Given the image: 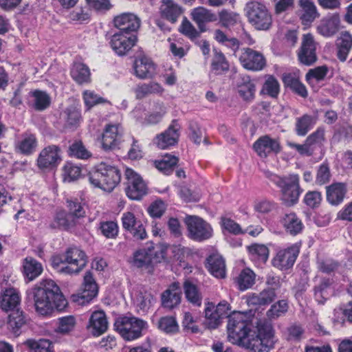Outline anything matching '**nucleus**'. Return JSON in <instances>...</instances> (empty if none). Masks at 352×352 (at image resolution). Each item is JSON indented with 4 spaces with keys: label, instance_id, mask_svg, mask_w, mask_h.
Here are the masks:
<instances>
[{
    "label": "nucleus",
    "instance_id": "nucleus-2",
    "mask_svg": "<svg viewBox=\"0 0 352 352\" xmlns=\"http://www.w3.org/2000/svg\"><path fill=\"white\" fill-rule=\"evenodd\" d=\"M27 294L34 300L36 313L41 316L50 315L54 309L62 311L67 306L60 287L51 279L42 280L28 290Z\"/></svg>",
    "mask_w": 352,
    "mask_h": 352
},
{
    "label": "nucleus",
    "instance_id": "nucleus-20",
    "mask_svg": "<svg viewBox=\"0 0 352 352\" xmlns=\"http://www.w3.org/2000/svg\"><path fill=\"white\" fill-rule=\"evenodd\" d=\"M61 161L60 149L56 145H50L40 152L37 165L40 168H53Z\"/></svg>",
    "mask_w": 352,
    "mask_h": 352
},
{
    "label": "nucleus",
    "instance_id": "nucleus-50",
    "mask_svg": "<svg viewBox=\"0 0 352 352\" xmlns=\"http://www.w3.org/2000/svg\"><path fill=\"white\" fill-rule=\"evenodd\" d=\"M76 221L69 217V214L64 212H59L56 214L54 222L51 227L53 228H59L63 230H69L76 226Z\"/></svg>",
    "mask_w": 352,
    "mask_h": 352
},
{
    "label": "nucleus",
    "instance_id": "nucleus-54",
    "mask_svg": "<svg viewBox=\"0 0 352 352\" xmlns=\"http://www.w3.org/2000/svg\"><path fill=\"white\" fill-rule=\"evenodd\" d=\"M25 344L30 349V352H53L52 343L48 340L36 341L29 339L25 342Z\"/></svg>",
    "mask_w": 352,
    "mask_h": 352
},
{
    "label": "nucleus",
    "instance_id": "nucleus-38",
    "mask_svg": "<svg viewBox=\"0 0 352 352\" xmlns=\"http://www.w3.org/2000/svg\"><path fill=\"white\" fill-rule=\"evenodd\" d=\"M325 131L323 127H318L314 132L309 135L305 140L309 152L312 156L316 151L320 149L325 141Z\"/></svg>",
    "mask_w": 352,
    "mask_h": 352
},
{
    "label": "nucleus",
    "instance_id": "nucleus-9",
    "mask_svg": "<svg viewBox=\"0 0 352 352\" xmlns=\"http://www.w3.org/2000/svg\"><path fill=\"white\" fill-rule=\"evenodd\" d=\"M184 223L188 237L195 241L202 242L212 236L213 230L210 223L198 216L187 215Z\"/></svg>",
    "mask_w": 352,
    "mask_h": 352
},
{
    "label": "nucleus",
    "instance_id": "nucleus-45",
    "mask_svg": "<svg viewBox=\"0 0 352 352\" xmlns=\"http://www.w3.org/2000/svg\"><path fill=\"white\" fill-rule=\"evenodd\" d=\"M280 93V84L273 75H265V81L260 91L261 95H267L272 98L278 97Z\"/></svg>",
    "mask_w": 352,
    "mask_h": 352
},
{
    "label": "nucleus",
    "instance_id": "nucleus-44",
    "mask_svg": "<svg viewBox=\"0 0 352 352\" xmlns=\"http://www.w3.org/2000/svg\"><path fill=\"white\" fill-rule=\"evenodd\" d=\"M256 274L250 268L243 269L234 279L237 287L241 291L251 288L255 283Z\"/></svg>",
    "mask_w": 352,
    "mask_h": 352
},
{
    "label": "nucleus",
    "instance_id": "nucleus-3",
    "mask_svg": "<svg viewBox=\"0 0 352 352\" xmlns=\"http://www.w3.org/2000/svg\"><path fill=\"white\" fill-rule=\"evenodd\" d=\"M87 263L86 254L77 247L69 248L62 254L54 255L51 258L52 267L64 274H78Z\"/></svg>",
    "mask_w": 352,
    "mask_h": 352
},
{
    "label": "nucleus",
    "instance_id": "nucleus-33",
    "mask_svg": "<svg viewBox=\"0 0 352 352\" xmlns=\"http://www.w3.org/2000/svg\"><path fill=\"white\" fill-rule=\"evenodd\" d=\"M191 14L192 20L197 23L201 32H206V23L213 22L217 20V16L214 13L203 7L193 9Z\"/></svg>",
    "mask_w": 352,
    "mask_h": 352
},
{
    "label": "nucleus",
    "instance_id": "nucleus-43",
    "mask_svg": "<svg viewBox=\"0 0 352 352\" xmlns=\"http://www.w3.org/2000/svg\"><path fill=\"white\" fill-rule=\"evenodd\" d=\"M276 298L275 292L273 289H266L256 294H252L248 296V302L252 305H267Z\"/></svg>",
    "mask_w": 352,
    "mask_h": 352
},
{
    "label": "nucleus",
    "instance_id": "nucleus-1",
    "mask_svg": "<svg viewBox=\"0 0 352 352\" xmlns=\"http://www.w3.org/2000/svg\"><path fill=\"white\" fill-rule=\"evenodd\" d=\"M252 327L250 314L248 312H232L228 318V340L251 352H269L277 341L272 324L264 320L257 322L256 331H252Z\"/></svg>",
    "mask_w": 352,
    "mask_h": 352
},
{
    "label": "nucleus",
    "instance_id": "nucleus-64",
    "mask_svg": "<svg viewBox=\"0 0 352 352\" xmlns=\"http://www.w3.org/2000/svg\"><path fill=\"white\" fill-rule=\"evenodd\" d=\"M179 31L192 41H195L200 36V32L195 29L186 18L184 19L179 28Z\"/></svg>",
    "mask_w": 352,
    "mask_h": 352
},
{
    "label": "nucleus",
    "instance_id": "nucleus-5",
    "mask_svg": "<svg viewBox=\"0 0 352 352\" xmlns=\"http://www.w3.org/2000/svg\"><path fill=\"white\" fill-rule=\"evenodd\" d=\"M121 173L115 166L101 162L89 175V181L94 187L111 192L120 182Z\"/></svg>",
    "mask_w": 352,
    "mask_h": 352
},
{
    "label": "nucleus",
    "instance_id": "nucleus-58",
    "mask_svg": "<svg viewBox=\"0 0 352 352\" xmlns=\"http://www.w3.org/2000/svg\"><path fill=\"white\" fill-rule=\"evenodd\" d=\"M328 67L326 65L311 69L306 74V80L309 85L322 80L327 76Z\"/></svg>",
    "mask_w": 352,
    "mask_h": 352
},
{
    "label": "nucleus",
    "instance_id": "nucleus-13",
    "mask_svg": "<svg viewBox=\"0 0 352 352\" xmlns=\"http://www.w3.org/2000/svg\"><path fill=\"white\" fill-rule=\"evenodd\" d=\"M122 134V128L120 124H107L102 134V148L105 151H109L118 148Z\"/></svg>",
    "mask_w": 352,
    "mask_h": 352
},
{
    "label": "nucleus",
    "instance_id": "nucleus-14",
    "mask_svg": "<svg viewBox=\"0 0 352 352\" xmlns=\"http://www.w3.org/2000/svg\"><path fill=\"white\" fill-rule=\"evenodd\" d=\"M300 252V248L296 244H293L289 247L278 250L272 260V264L274 267L280 270H287L291 268Z\"/></svg>",
    "mask_w": 352,
    "mask_h": 352
},
{
    "label": "nucleus",
    "instance_id": "nucleus-34",
    "mask_svg": "<svg viewBox=\"0 0 352 352\" xmlns=\"http://www.w3.org/2000/svg\"><path fill=\"white\" fill-rule=\"evenodd\" d=\"M336 47L338 58L342 62L345 61L352 49V34L347 31L341 32L337 38Z\"/></svg>",
    "mask_w": 352,
    "mask_h": 352
},
{
    "label": "nucleus",
    "instance_id": "nucleus-49",
    "mask_svg": "<svg viewBox=\"0 0 352 352\" xmlns=\"http://www.w3.org/2000/svg\"><path fill=\"white\" fill-rule=\"evenodd\" d=\"M205 325L208 329H214L221 323L222 317L214 309V304L208 302L205 308Z\"/></svg>",
    "mask_w": 352,
    "mask_h": 352
},
{
    "label": "nucleus",
    "instance_id": "nucleus-22",
    "mask_svg": "<svg viewBox=\"0 0 352 352\" xmlns=\"http://www.w3.org/2000/svg\"><path fill=\"white\" fill-rule=\"evenodd\" d=\"M341 28L339 14L333 13L326 16L321 20L317 28L318 32L324 37L334 36Z\"/></svg>",
    "mask_w": 352,
    "mask_h": 352
},
{
    "label": "nucleus",
    "instance_id": "nucleus-26",
    "mask_svg": "<svg viewBox=\"0 0 352 352\" xmlns=\"http://www.w3.org/2000/svg\"><path fill=\"white\" fill-rule=\"evenodd\" d=\"M108 328V322L103 311L93 312L89 318L87 329L95 336L104 333Z\"/></svg>",
    "mask_w": 352,
    "mask_h": 352
},
{
    "label": "nucleus",
    "instance_id": "nucleus-62",
    "mask_svg": "<svg viewBox=\"0 0 352 352\" xmlns=\"http://www.w3.org/2000/svg\"><path fill=\"white\" fill-rule=\"evenodd\" d=\"M31 96L34 99V108L37 110H44L50 104V98L45 91L36 90L31 92Z\"/></svg>",
    "mask_w": 352,
    "mask_h": 352
},
{
    "label": "nucleus",
    "instance_id": "nucleus-63",
    "mask_svg": "<svg viewBox=\"0 0 352 352\" xmlns=\"http://www.w3.org/2000/svg\"><path fill=\"white\" fill-rule=\"evenodd\" d=\"M81 175V168L77 165L67 162L63 167V177L69 182L76 180Z\"/></svg>",
    "mask_w": 352,
    "mask_h": 352
},
{
    "label": "nucleus",
    "instance_id": "nucleus-8",
    "mask_svg": "<svg viewBox=\"0 0 352 352\" xmlns=\"http://www.w3.org/2000/svg\"><path fill=\"white\" fill-rule=\"evenodd\" d=\"M165 254V250L160 246L140 249L133 253L131 263L138 268H148L151 265L160 263L164 258Z\"/></svg>",
    "mask_w": 352,
    "mask_h": 352
},
{
    "label": "nucleus",
    "instance_id": "nucleus-29",
    "mask_svg": "<svg viewBox=\"0 0 352 352\" xmlns=\"http://www.w3.org/2000/svg\"><path fill=\"white\" fill-rule=\"evenodd\" d=\"M181 302V291L179 283H173L162 294V305L164 307L173 309Z\"/></svg>",
    "mask_w": 352,
    "mask_h": 352
},
{
    "label": "nucleus",
    "instance_id": "nucleus-19",
    "mask_svg": "<svg viewBox=\"0 0 352 352\" xmlns=\"http://www.w3.org/2000/svg\"><path fill=\"white\" fill-rule=\"evenodd\" d=\"M181 126L177 120H173L168 128L156 136L155 142L161 149H166L178 142Z\"/></svg>",
    "mask_w": 352,
    "mask_h": 352
},
{
    "label": "nucleus",
    "instance_id": "nucleus-6",
    "mask_svg": "<svg viewBox=\"0 0 352 352\" xmlns=\"http://www.w3.org/2000/svg\"><path fill=\"white\" fill-rule=\"evenodd\" d=\"M148 327L146 321L134 316L119 317L114 322L115 329L126 341L135 340L142 337Z\"/></svg>",
    "mask_w": 352,
    "mask_h": 352
},
{
    "label": "nucleus",
    "instance_id": "nucleus-21",
    "mask_svg": "<svg viewBox=\"0 0 352 352\" xmlns=\"http://www.w3.org/2000/svg\"><path fill=\"white\" fill-rule=\"evenodd\" d=\"M253 148L257 155L263 158H265L271 154H277L281 148L279 142L268 135L259 138L254 143Z\"/></svg>",
    "mask_w": 352,
    "mask_h": 352
},
{
    "label": "nucleus",
    "instance_id": "nucleus-12",
    "mask_svg": "<svg viewBox=\"0 0 352 352\" xmlns=\"http://www.w3.org/2000/svg\"><path fill=\"white\" fill-rule=\"evenodd\" d=\"M137 41L138 37L135 34L118 32L111 36L109 43L115 53L122 56L127 54Z\"/></svg>",
    "mask_w": 352,
    "mask_h": 352
},
{
    "label": "nucleus",
    "instance_id": "nucleus-59",
    "mask_svg": "<svg viewBox=\"0 0 352 352\" xmlns=\"http://www.w3.org/2000/svg\"><path fill=\"white\" fill-rule=\"evenodd\" d=\"M158 328L166 333H175L179 331V326L173 316H164L158 321Z\"/></svg>",
    "mask_w": 352,
    "mask_h": 352
},
{
    "label": "nucleus",
    "instance_id": "nucleus-37",
    "mask_svg": "<svg viewBox=\"0 0 352 352\" xmlns=\"http://www.w3.org/2000/svg\"><path fill=\"white\" fill-rule=\"evenodd\" d=\"M19 303L20 296L16 289L14 288H8L3 292L0 301V307L2 310L13 311L18 307Z\"/></svg>",
    "mask_w": 352,
    "mask_h": 352
},
{
    "label": "nucleus",
    "instance_id": "nucleus-10",
    "mask_svg": "<svg viewBox=\"0 0 352 352\" xmlns=\"http://www.w3.org/2000/svg\"><path fill=\"white\" fill-rule=\"evenodd\" d=\"M126 193L131 199H140L147 192V186L142 178L131 168H126Z\"/></svg>",
    "mask_w": 352,
    "mask_h": 352
},
{
    "label": "nucleus",
    "instance_id": "nucleus-51",
    "mask_svg": "<svg viewBox=\"0 0 352 352\" xmlns=\"http://www.w3.org/2000/svg\"><path fill=\"white\" fill-rule=\"evenodd\" d=\"M163 91L161 85L157 82L143 83L137 86L135 90L136 98L142 99L150 94H160Z\"/></svg>",
    "mask_w": 352,
    "mask_h": 352
},
{
    "label": "nucleus",
    "instance_id": "nucleus-15",
    "mask_svg": "<svg viewBox=\"0 0 352 352\" xmlns=\"http://www.w3.org/2000/svg\"><path fill=\"white\" fill-rule=\"evenodd\" d=\"M114 26L119 29V32L126 34H134L140 28L141 19L133 12H123L113 18Z\"/></svg>",
    "mask_w": 352,
    "mask_h": 352
},
{
    "label": "nucleus",
    "instance_id": "nucleus-47",
    "mask_svg": "<svg viewBox=\"0 0 352 352\" xmlns=\"http://www.w3.org/2000/svg\"><path fill=\"white\" fill-rule=\"evenodd\" d=\"M229 67L228 61L224 54L221 52L214 50L211 63V72L214 74H221L224 72L228 71Z\"/></svg>",
    "mask_w": 352,
    "mask_h": 352
},
{
    "label": "nucleus",
    "instance_id": "nucleus-27",
    "mask_svg": "<svg viewBox=\"0 0 352 352\" xmlns=\"http://www.w3.org/2000/svg\"><path fill=\"white\" fill-rule=\"evenodd\" d=\"M333 281L329 278H322L314 287V296L318 304L324 305L334 292Z\"/></svg>",
    "mask_w": 352,
    "mask_h": 352
},
{
    "label": "nucleus",
    "instance_id": "nucleus-32",
    "mask_svg": "<svg viewBox=\"0 0 352 352\" xmlns=\"http://www.w3.org/2000/svg\"><path fill=\"white\" fill-rule=\"evenodd\" d=\"M280 222L285 231L292 236L300 234L304 228L302 220L294 212L285 214Z\"/></svg>",
    "mask_w": 352,
    "mask_h": 352
},
{
    "label": "nucleus",
    "instance_id": "nucleus-57",
    "mask_svg": "<svg viewBox=\"0 0 352 352\" xmlns=\"http://www.w3.org/2000/svg\"><path fill=\"white\" fill-rule=\"evenodd\" d=\"M69 155L81 160H87L91 157V153L85 148L81 141L74 142L70 145Z\"/></svg>",
    "mask_w": 352,
    "mask_h": 352
},
{
    "label": "nucleus",
    "instance_id": "nucleus-53",
    "mask_svg": "<svg viewBox=\"0 0 352 352\" xmlns=\"http://www.w3.org/2000/svg\"><path fill=\"white\" fill-rule=\"evenodd\" d=\"M178 158L173 155H165L162 160L155 162V167L165 175H170L177 165Z\"/></svg>",
    "mask_w": 352,
    "mask_h": 352
},
{
    "label": "nucleus",
    "instance_id": "nucleus-42",
    "mask_svg": "<svg viewBox=\"0 0 352 352\" xmlns=\"http://www.w3.org/2000/svg\"><path fill=\"white\" fill-rule=\"evenodd\" d=\"M316 123V118L304 114L296 119L295 131L298 136H305Z\"/></svg>",
    "mask_w": 352,
    "mask_h": 352
},
{
    "label": "nucleus",
    "instance_id": "nucleus-31",
    "mask_svg": "<svg viewBox=\"0 0 352 352\" xmlns=\"http://www.w3.org/2000/svg\"><path fill=\"white\" fill-rule=\"evenodd\" d=\"M206 267L210 274L216 278L226 277V270L223 258L219 254H212L207 258Z\"/></svg>",
    "mask_w": 352,
    "mask_h": 352
},
{
    "label": "nucleus",
    "instance_id": "nucleus-40",
    "mask_svg": "<svg viewBox=\"0 0 352 352\" xmlns=\"http://www.w3.org/2000/svg\"><path fill=\"white\" fill-rule=\"evenodd\" d=\"M70 73L73 80L79 85L91 82L89 68L84 63H75L71 69Z\"/></svg>",
    "mask_w": 352,
    "mask_h": 352
},
{
    "label": "nucleus",
    "instance_id": "nucleus-60",
    "mask_svg": "<svg viewBox=\"0 0 352 352\" xmlns=\"http://www.w3.org/2000/svg\"><path fill=\"white\" fill-rule=\"evenodd\" d=\"M331 177L330 167L328 163L323 162L317 168L315 182L322 186L330 182Z\"/></svg>",
    "mask_w": 352,
    "mask_h": 352
},
{
    "label": "nucleus",
    "instance_id": "nucleus-16",
    "mask_svg": "<svg viewBox=\"0 0 352 352\" xmlns=\"http://www.w3.org/2000/svg\"><path fill=\"white\" fill-rule=\"evenodd\" d=\"M298 57L299 61L305 65H311L316 61V43L311 34L303 35Z\"/></svg>",
    "mask_w": 352,
    "mask_h": 352
},
{
    "label": "nucleus",
    "instance_id": "nucleus-56",
    "mask_svg": "<svg viewBox=\"0 0 352 352\" xmlns=\"http://www.w3.org/2000/svg\"><path fill=\"white\" fill-rule=\"evenodd\" d=\"M25 324V318L22 311L17 309L9 315L8 324L14 333H19L20 329Z\"/></svg>",
    "mask_w": 352,
    "mask_h": 352
},
{
    "label": "nucleus",
    "instance_id": "nucleus-4",
    "mask_svg": "<svg viewBox=\"0 0 352 352\" xmlns=\"http://www.w3.org/2000/svg\"><path fill=\"white\" fill-rule=\"evenodd\" d=\"M265 174L280 189V199L286 206H292L298 203L302 192V189L300 186V177L298 174H289L284 177H280L270 171L265 172Z\"/></svg>",
    "mask_w": 352,
    "mask_h": 352
},
{
    "label": "nucleus",
    "instance_id": "nucleus-48",
    "mask_svg": "<svg viewBox=\"0 0 352 352\" xmlns=\"http://www.w3.org/2000/svg\"><path fill=\"white\" fill-rule=\"evenodd\" d=\"M251 259L254 262L262 264L265 263L269 256L267 247L263 244H253L248 248Z\"/></svg>",
    "mask_w": 352,
    "mask_h": 352
},
{
    "label": "nucleus",
    "instance_id": "nucleus-39",
    "mask_svg": "<svg viewBox=\"0 0 352 352\" xmlns=\"http://www.w3.org/2000/svg\"><path fill=\"white\" fill-rule=\"evenodd\" d=\"M237 90L239 96L245 102H252L255 97L256 86L249 76L241 79L238 84Z\"/></svg>",
    "mask_w": 352,
    "mask_h": 352
},
{
    "label": "nucleus",
    "instance_id": "nucleus-55",
    "mask_svg": "<svg viewBox=\"0 0 352 352\" xmlns=\"http://www.w3.org/2000/svg\"><path fill=\"white\" fill-rule=\"evenodd\" d=\"M98 229L100 231L101 234L107 239H116L119 232L118 223L113 221H100Z\"/></svg>",
    "mask_w": 352,
    "mask_h": 352
},
{
    "label": "nucleus",
    "instance_id": "nucleus-41",
    "mask_svg": "<svg viewBox=\"0 0 352 352\" xmlns=\"http://www.w3.org/2000/svg\"><path fill=\"white\" fill-rule=\"evenodd\" d=\"M160 10L162 16L173 23L182 14L181 8L173 0H162Z\"/></svg>",
    "mask_w": 352,
    "mask_h": 352
},
{
    "label": "nucleus",
    "instance_id": "nucleus-36",
    "mask_svg": "<svg viewBox=\"0 0 352 352\" xmlns=\"http://www.w3.org/2000/svg\"><path fill=\"white\" fill-rule=\"evenodd\" d=\"M183 289L186 300L195 307H201L203 296L198 286L191 280H186Z\"/></svg>",
    "mask_w": 352,
    "mask_h": 352
},
{
    "label": "nucleus",
    "instance_id": "nucleus-24",
    "mask_svg": "<svg viewBox=\"0 0 352 352\" xmlns=\"http://www.w3.org/2000/svg\"><path fill=\"white\" fill-rule=\"evenodd\" d=\"M134 74L140 79L150 78L155 73V65L151 59L144 55L135 58L133 63Z\"/></svg>",
    "mask_w": 352,
    "mask_h": 352
},
{
    "label": "nucleus",
    "instance_id": "nucleus-30",
    "mask_svg": "<svg viewBox=\"0 0 352 352\" xmlns=\"http://www.w3.org/2000/svg\"><path fill=\"white\" fill-rule=\"evenodd\" d=\"M23 274L28 281H32L38 277L43 271L41 263L31 256H27L23 260Z\"/></svg>",
    "mask_w": 352,
    "mask_h": 352
},
{
    "label": "nucleus",
    "instance_id": "nucleus-11",
    "mask_svg": "<svg viewBox=\"0 0 352 352\" xmlns=\"http://www.w3.org/2000/svg\"><path fill=\"white\" fill-rule=\"evenodd\" d=\"M239 59L241 65L245 69L253 72L261 71L267 65V60L264 55L261 52L250 47L241 49Z\"/></svg>",
    "mask_w": 352,
    "mask_h": 352
},
{
    "label": "nucleus",
    "instance_id": "nucleus-7",
    "mask_svg": "<svg viewBox=\"0 0 352 352\" xmlns=\"http://www.w3.org/2000/svg\"><path fill=\"white\" fill-rule=\"evenodd\" d=\"M245 10L249 23L257 30L267 31L272 25L273 19L267 6L258 1L248 2Z\"/></svg>",
    "mask_w": 352,
    "mask_h": 352
},
{
    "label": "nucleus",
    "instance_id": "nucleus-52",
    "mask_svg": "<svg viewBox=\"0 0 352 352\" xmlns=\"http://www.w3.org/2000/svg\"><path fill=\"white\" fill-rule=\"evenodd\" d=\"M76 321L73 316H67L58 318L55 332L66 335L72 331L75 327Z\"/></svg>",
    "mask_w": 352,
    "mask_h": 352
},
{
    "label": "nucleus",
    "instance_id": "nucleus-61",
    "mask_svg": "<svg viewBox=\"0 0 352 352\" xmlns=\"http://www.w3.org/2000/svg\"><path fill=\"white\" fill-rule=\"evenodd\" d=\"M288 308L289 306L287 300H280L271 306L270 309L267 311L266 315L270 320L276 319L286 313Z\"/></svg>",
    "mask_w": 352,
    "mask_h": 352
},
{
    "label": "nucleus",
    "instance_id": "nucleus-17",
    "mask_svg": "<svg viewBox=\"0 0 352 352\" xmlns=\"http://www.w3.org/2000/svg\"><path fill=\"white\" fill-rule=\"evenodd\" d=\"M98 292V285L94 275L90 271H88L84 276L82 291L77 296H73L74 300L80 305L89 303L97 296Z\"/></svg>",
    "mask_w": 352,
    "mask_h": 352
},
{
    "label": "nucleus",
    "instance_id": "nucleus-25",
    "mask_svg": "<svg viewBox=\"0 0 352 352\" xmlns=\"http://www.w3.org/2000/svg\"><path fill=\"white\" fill-rule=\"evenodd\" d=\"M300 7L298 15L302 23L307 25L319 17V13L313 0H298Z\"/></svg>",
    "mask_w": 352,
    "mask_h": 352
},
{
    "label": "nucleus",
    "instance_id": "nucleus-18",
    "mask_svg": "<svg viewBox=\"0 0 352 352\" xmlns=\"http://www.w3.org/2000/svg\"><path fill=\"white\" fill-rule=\"evenodd\" d=\"M123 228L129 232L136 240H144L147 237L145 228L140 220L131 212H124L122 216Z\"/></svg>",
    "mask_w": 352,
    "mask_h": 352
},
{
    "label": "nucleus",
    "instance_id": "nucleus-28",
    "mask_svg": "<svg viewBox=\"0 0 352 352\" xmlns=\"http://www.w3.org/2000/svg\"><path fill=\"white\" fill-rule=\"evenodd\" d=\"M347 187L345 183L335 182L326 187L327 200L332 206L340 204L346 196Z\"/></svg>",
    "mask_w": 352,
    "mask_h": 352
},
{
    "label": "nucleus",
    "instance_id": "nucleus-35",
    "mask_svg": "<svg viewBox=\"0 0 352 352\" xmlns=\"http://www.w3.org/2000/svg\"><path fill=\"white\" fill-rule=\"evenodd\" d=\"M133 301L139 311L146 313L154 306L157 300L151 292L144 289L137 292Z\"/></svg>",
    "mask_w": 352,
    "mask_h": 352
},
{
    "label": "nucleus",
    "instance_id": "nucleus-46",
    "mask_svg": "<svg viewBox=\"0 0 352 352\" xmlns=\"http://www.w3.org/2000/svg\"><path fill=\"white\" fill-rule=\"evenodd\" d=\"M82 97L87 110H90L91 108L98 104H111L108 100L97 94L92 90H85L82 94Z\"/></svg>",
    "mask_w": 352,
    "mask_h": 352
},
{
    "label": "nucleus",
    "instance_id": "nucleus-23",
    "mask_svg": "<svg viewBox=\"0 0 352 352\" xmlns=\"http://www.w3.org/2000/svg\"><path fill=\"white\" fill-rule=\"evenodd\" d=\"M38 140L36 135L26 131L21 135L14 143L16 153L24 155H30L36 151Z\"/></svg>",
    "mask_w": 352,
    "mask_h": 352
}]
</instances>
